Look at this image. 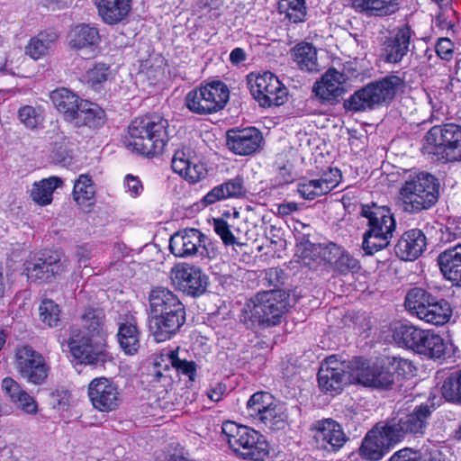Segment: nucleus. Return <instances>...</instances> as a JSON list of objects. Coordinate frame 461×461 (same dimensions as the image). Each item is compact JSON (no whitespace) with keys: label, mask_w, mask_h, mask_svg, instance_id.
<instances>
[{"label":"nucleus","mask_w":461,"mask_h":461,"mask_svg":"<svg viewBox=\"0 0 461 461\" xmlns=\"http://www.w3.org/2000/svg\"><path fill=\"white\" fill-rule=\"evenodd\" d=\"M229 98L227 86L216 81L190 90L185 96V105L193 113L205 115L223 109Z\"/></svg>","instance_id":"nucleus-12"},{"label":"nucleus","mask_w":461,"mask_h":461,"mask_svg":"<svg viewBox=\"0 0 461 461\" xmlns=\"http://www.w3.org/2000/svg\"><path fill=\"white\" fill-rule=\"evenodd\" d=\"M429 152L438 159L453 162L461 160V127L449 123L433 126L426 134Z\"/></svg>","instance_id":"nucleus-13"},{"label":"nucleus","mask_w":461,"mask_h":461,"mask_svg":"<svg viewBox=\"0 0 461 461\" xmlns=\"http://www.w3.org/2000/svg\"><path fill=\"white\" fill-rule=\"evenodd\" d=\"M397 443V439L393 438L387 425L378 423L364 438L359 454L366 459L377 461L382 459Z\"/></svg>","instance_id":"nucleus-22"},{"label":"nucleus","mask_w":461,"mask_h":461,"mask_svg":"<svg viewBox=\"0 0 461 461\" xmlns=\"http://www.w3.org/2000/svg\"><path fill=\"white\" fill-rule=\"evenodd\" d=\"M68 261L58 251L44 250L34 253L24 263L28 280L42 284L50 282L67 271Z\"/></svg>","instance_id":"nucleus-14"},{"label":"nucleus","mask_w":461,"mask_h":461,"mask_svg":"<svg viewBox=\"0 0 461 461\" xmlns=\"http://www.w3.org/2000/svg\"><path fill=\"white\" fill-rule=\"evenodd\" d=\"M345 78L342 73L336 69H329L320 82L313 86V92L323 101H334L344 92L342 84Z\"/></svg>","instance_id":"nucleus-32"},{"label":"nucleus","mask_w":461,"mask_h":461,"mask_svg":"<svg viewBox=\"0 0 461 461\" xmlns=\"http://www.w3.org/2000/svg\"><path fill=\"white\" fill-rule=\"evenodd\" d=\"M225 392L226 385L221 383H218L208 391L207 395L212 401L219 402Z\"/></svg>","instance_id":"nucleus-59"},{"label":"nucleus","mask_w":461,"mask_h":461,"mask_svg":"<svg viewBox=\"0 0 461 461\" xmlns=\"http://www.w3.org/2000/svg\"><path fill=\"white\" fill-rule=\"evenodd\" d=\"M284 271L277 267H271L265 271L264 280L274 289H280L279 286L284 283Z\"/></svg>","instance_id":"nucleus-57"},{"label":"nucleus","mask_w":461,"mask_h":461,"mask_svg":"<svg viewBox=\"0 0 461 461\" xmlns=\"http://www.w3.org/2000/svg\"><path fill=\"white\" fill-rule=\"evenodd\" d=\"M81 327H72L68 347L72 357L81 364L103 366L112 360L104 349L95 347L93 339H104V313L100 309L89 308L80 317Z\"/></svg>","instance_id":"nucleus-1"},{"label":"nucleus","mask_w":461,"mask_h":461,"mask_svg":"<svg viewBox=\"0 0 461 461\" xmlns=\"http://www.w3.org/2000/svg\"><path fill=\"white\" fill-rule=\"evenodd\" d=\"M95 186L89 175L82 174L78 176L74 185L73 196L78 204H85L94 200Z\"/></svg>","instance_id":"nucleus-47"},{"label":"nucleus","mask_w":461,"mask_h":461,"mask_svg":"<svg viewBox=\"0 0 461 461\" xmlns=\"http://www.w3.org/2000/svg\"><path fill=\"white\" fill-rule=\"evenodd\" d=\"M404 306L411 314L435 326L446 324L452 316V308L447 300L438 299L421 287L408 291Z\"/></svg>","instance_id":"nucleus-8"},{"label":"nucleus","mask_w":461,"mask_h":461,"mask_svg":"<svg viewBox=\"0 0 461 461\" xmlns=\"http://www.w3.org/2000/svg\"><path fill=\"white\" fill-rule=\"evenodd\" d=\"M424 330L410 323H401L393 329V339L402 348L416 351Z\"/></svg>","instance_id":"nucleus-40"},{"label":"nucleus","mask_w":461,"mask_h":461,"mask_svg":"<svg viewBox=\"0 0 461 461\" xmlns=\"http://www.w3.org/2000/svg\"><path fill=\"white\" fill-rule=\"evenodd\" d=\"M244 179L241 176H236L221 185L214 186L203 198L206 205L213 204L216 202L229 199L240 198L245 195Z\"/></svg>","instance_id":"nucleus-33"},{"label":"nucleus","mask_w":461,"mask_h":461,"mask_svg":"<svg viewBox=\"0 0 461 461\" xmlns=\"http://www.w3.org/2000/svg\"><path fill=\"white\" fill-rule=\"evenodd\" d=\"M173 285L184 294L197 297L205 293L208 276L203 271L188 263H177L170 270Z\"/></svg>","instance_id":"nucleus-19"},{"label":"nucleus","mask_w":461,"mask_h":461,"mask_svg":"<svg viewBox=\"0 0 461 461\" xmlns=\"http://www.w3.org/2000/svg\"><path fill=\"white\" fill-rule=\"evenodd\" d=\"M389 461H446L438 451L422 456L411 448H403L394 453Z\"/></svg>","instance_id":"nucleus-50"},{"label":"nucleus","mask_w":461,"mask_h":461,"mask_svg":"<svg viewBox=\"0 0 461 461\" xmlns=\"http://www.w3.org/2000/svg\"><path fill=\"white\" fill-rule=\"evenodd\" d=\"M414 32L405 24L393 30L382 43L381 58L386 63L399 64L411 50Z\"/></svg>","instance_id":"nucleus-23"},{"label":"nucleus","mask_w":461,"mask_h":461,"mask_svg":"<svg viewBox=\"0 0 461 461\" xmlns=\"http://www.w3.org/2000/svg\"><path fill=\"white\" fill-rule=\"evenodd\" d=\"M221 435L230 447L243 459L261 461L268 454L265 437L254 429L227 420L221 425Z\"/></svg>","instance_id":"nucleus-7"},{"label":"nucleus","mask_w":461,"mask_h":461,"mask_svg":"<svg viewBox=\"0 0 461 461\" xmlns=\"http://www.w3.org/2000/svg\"><path fill=\"white\" fill-rule=\"evenodd\" d=\"M248 84L252 96L261 107L280 106L287 100V88L271 72L250 74Z\"/></svg>","instance_id":"nucleus-16"},{"label":"nucleus","mask_w":461,"mask_h":461,"mask_svg":"<svg viewBox=\"0 0 461 461\" xmlns=\"http://www.w3.org/2000/svg\"><path fill=\"white\" fill-rule=\"evenodd\" d=\"M426 246L424 233L419 229H412L402 235L395 245V253L402 260H414L424 252Z\"/></svg>","instance_id":"nucleus-27"},{"label":"nucleus","mask_w":461,"mask_h":461,"mask_svg":"<svg viewBox=\"0 0 461 461\" xmlns=\"http://www.w3.org/2000/svg\"><path fill=\"white\" fill-rule=\"evenodd\" d=\"M437 55L445 60H449L453 55V43L447 38L438 39L436 44Z\"/></svg>","instance_id":"nucleus-58"},{"label":"nucleus","mask_w":461,"mask_h":461,"mask_svg":"<svg viewBox=\"0 0 461 461\" xmlns=\"http://www.w3.org/2000/svg\"><path fill=\"white\" fill-rule=\"evenodd\" d=\"M63 180L59 176H50L33 183L30 190L32 200L40 206L51 203L54 191L62 186Z\"/></svg>","instance_id":"nucleus-37"},{"label":"nucleus","mask_w":461,"mask_h":461,"mask_svg":"<svg viewBox=\"0 0 461 461\" xmlns=\"http://www.w3.org/2000/svg\"><path fill=\"white\" fill-rule=\"evenodd\" d=\"M53 152H54V158L58 162L62 163L63 165H67V164L70 163V161L72 159V156L69 153V151L67 149L61 150V148L58 147L57 143L55 144Z\"/></svg>","instance_id":"nucleus-60"},{"label":"nucleus","mask_w":461,"mask_h":461,"mask_svg":"<svg viewBox=\"0 0 461 461\" xmlns=\"http://www.w3.org/2000/svg\"><path fill=\"white\" fill-rule=\"evenodd\" d=\"M40 320L50 328L57 327L60 321L61 310L51 299H44L39 306Z\"/></svg>","instance_id":"nucleus-48"},{"label":"nucleus","mask_w":461,"mask_h":461,"mask_svg":"<svg viewBox=\"0 0 461 461\" xmlns=\"http://www.w3.org/2000/svg\"><path fill=\"white\" fill-rule=\"evenodd\" d=\"M50 100L57 110L64 114L65 120L70 122L82 99L67 88H58L51 92Z\"/></svg>","instance_id":"nucleus-38"},{"label":"nucleus","mask_w":461,"mask_h":461,"mask_svg":"<svg viewBox=\"0 0 461 461\" xmlns=\"http://www.w3.org/2000/svg\"><path fill=\"white\" fill-rule=\"evenodd\" d=\"M161 366V363L158 362V361H156L155 362V367L153 369V372L151 374L152 377H153V380L152 381H156V382H159L162 378H166V375H164L161 371V369L159 368Z\"/></svg>","instance_id":"nucleus-64"},{"label":"nucleus","mask_w":461,"mask_h":461,"mask_svg":"<svg viewBox=\"0 0 461 461\" xmlns=\"http://www.w3.org/2000/svg\"><path fill=\"white\" fill-rule=\"evenodd\" d=\"M87 396L93 408L101 412L115 411L122 401L118 385L104 376L94 378L88 384Z\"/></svg>","instance_id":"nucleus-20"},{"label":"nucleus","mask_w":461,"mask_h":461,"mask_svg":"<svg viewBox=\"0 0 461 461\" xmlns=\"http://www.w3.org/2000/svg\"><path fill=\"white\" fill-rule=\"evenodd\" d=\"M357 9L372 15L384 16L397 10V0H353Z\"/></svg>","instance_id":"nucleus-42"},{"label":"nucleus","mask_w":461,"mask_h":461,"mask_svg":"<svg viewBox=\"0 0 461 461\" xmlns=\"http://www.w3.org/2000/svg\"><path fill=\"white\" fill-rule=\"evenodd\" d=\"M213 230L225 246H232L236 251L238 248L242 249V248L247 247L246 243L240 242L235 238L225 220L221 218L213 219Z\"/></svg>","instance_id":"nucleus-49"},{"label":"nucleus","mask_w":461,"mask_h":461,"mask_svg":"<svg viewBox=\"0 0 461 461\" xmlns=\"http://www.w3.org/2000/svg\"><path fill=\"white\" fill-rule=\"evenodd\" d=\"M1 386L5 395L16 409L27 414H36L38 412V404L34 398L14 378H4Z\"/></svg>","instance_id":"nucleus-28"},{"label":"nucleus","mask_w":461,"mask_h":461,"mask_svg":"<svg viewBox=\"0 0 461 461\" xmlns=\"http://www.w3.org/2000/svg\"><path fill=\"white\" fill-rule=\"evenodd\" d=\"M343 249H344L332 242L324 246H316L315 244L309 242L304 245V249L302 252V258L305 260L309 256V252L317 251L324 261L334 266L339 258Z\"/></svg>","instance_id":"nucleus-44"},{"label":"nucleus","mask_w":461,"mask_h":461,"mask_svg":"<svg viewBox=\"0 0 461 461\" xmlns=\"http://www.w3.org/2000/svg\"><path fill=\"white\" fill-rule=\"evenodd\" d=\"M413 366L401 357H384L370 362L363 357H355L351 361L350 376L352 380L366 387L378 390L392 389L394 375L412 374Z\"/></svg>","instance_id":"nucleus-3"},{"label":"nucleus","mask_w":461,"mask_h":461,"mask_svg":"<svg viewBox=\"0 0 461 461\" xmlns=\"http://www.w3.org/2000/svg\"><path fill=\"white\" fill-rule=\"evenodd\" d=\"M118 341L122 349L127 355L135 354L140 348V333L137 328V321L134 317L130 316L118 323Z\"/></svg>","instance_id":"nucleus-35"},{"label":"nucleus","mask_w":461,"mask_h":461,"mask_svg":"<svg viewBox=\"0 0 461 461\" xmlns=\"http://www.w3.org/2000/svg\"><path fill=\"white\" fill-rule=\"evenodd\" d=\"M447 348V343L440 335L424 330L415 352L429 358L439 359L445 356Z\"/></svg>","instance_id":"nucleus-36"},{"label":"nucleus","mask_w":461,"mask_h":461,"mask_svg":"<svg viewBox=\"0 0 461 461\" xmlns=\"http://www.w3.org/2000/svg\"><path fill=\"white\" fill-rule=\"evenodd\" d=\"M99 15L107 24L122 21L131 11V0H95Z\"/></svg>","instance_id":"nucleus-34"},{"label":"nucleus","mask_w":461,"mask_h":461,"mask_svg":"<svg viewBox=\"0 0 461 461\" xmlns=\"http://www.w3.org/2000/svg\"><path fill=\"white\" fill-rule=\"evenodd\" d=\"M101 41L99 31L95 26L81 23L68 33V43L75 50H95Z\"/></svg>","instance_id":"nucleus-31"},{"label":"nucleus","mask_w":461,"mask_h":461,"mask_svg":"<svg viewBox=\"0 0 461 461\" xmlns=\"http://www.w3.org/2000/svg\"><path fill=\"white\" fill-rule=\"evenodd\" d=\"M18 118L26 128L33 130L43 121L42 110L41 107L24 105L18 110Z\"/></svg>","instance_id":"nucleus-51"},{"label":"nucleus","mask_w":461,"mask_h":461,"mask_svg":"<svg viewBox=\"0 0 461 461\" xmlns=\"http://www.w3.org/2000/svg\"><path fill=\"white\" fill-rule=\"evenodd\" d=\"M437 262L444 277L461 286V243L441 252Z\"/></svg>","instance_id":"nucleus-30"},{"label":"nucleus","mask_w":461,"mask_h":461,"mask_svg":"<svg viewBox=\"0 0 461 461\" xmlns=\"http://www.w3.org/2000/svg\"><path fill=\"white\" fill-rule=\"evenodd\" d=\"M246 59V53L241 48H235L231 50L230 54V60L233 64H239L241 61H244Z\"/></svg>","instance_id":"nucleus-63"},{"label":"nucleus","mask_w":461,"mask_h":461,"mask_svg":"<svg viewBox=\"0 0 461 461\" xmlns=\"http://www.w3.org/2000/svg\"><path fill=\"white\" fill-rule=\"evenodd\" d=\"M297 191L306 200H313L318 196L326 194L319 178L301 181L297 185Z\"/></svg>","instance_id":"nucleus-52"},{"label":"nucleus","mask_w":461,"mask_h":461,"mask_svg":"<svg viewBox=\"0 0 461 461\" xmlns=\"http://www.w3.org/2000/svg\"><path fill=\"white\" fill-rule=\"evenodd\" d=\"M313 429L318 446L329 452L339 451L348 440L342 426L332 419L315 421Z\"/></svg>","instance_id":"nucleus-26"},{"label":"nucleus","mask_w":461,"mask_h":461,"mask_svg":"<svg viewBox=\"0 0 461 461\" xmlns=\"http://www.w3.org/2000/svg\"><path fill=\"white\" fill-rule=\"evenodd\" d=\"M110 75V68L104 63H98L90 68L86 75V80L92 86L105 82Z\"/></svg>","instance_id":"nucleus-54"},{"label":"nucleus","mask_w":461,"mask_h":461,"mask_svg":"<svg viewBox=\"0 0 461 461\" xmlns=\"http://www.w3.org/2000/svg\"><path fill=\"white\" fill-rule=\"evenodd\" d=\"M124 187L126 193L134 198L140 195L143 191V185L140 178L130 174L124 178Z\"/></svg>","instance_id":"nucleus-56"},{"label":"nucleus","mask_w":461,"mask_h":461,"mask_svg":"<svg viewBox=\"0 0 461 461\" xmlns=\"http://www.w3.org/2000/svg\"><path fill=\"white\" fill-rule=\"evenodd\" d=\"M441 393L446 401L461 405V370L451 373L444 380Z\"/></svg>","instance_id":"nucleus-45"},{"label":"nucleus","mask_w":461,"mask_h":461,"mask_svg":"<svg viewBox=\"0 0 461 461\" xmlns=\"http://www.w3.org/2000/svg\"><path fill=\"white\" fill-rule=\"evenodd\" d=\"M69 122L76 127L98 129L105 122V113L97 104L81 100L78 110Z\"/></svg>","instance_id":"nucleus-29"},{"label":"nucleus","mask_w":461,"mask_h":461,"mask_svg":"<svg viewBox=\"0 0 461 461\" xmlns=\"http://www.w3.org/2000/svg\"><path fill=\"white\" fill-rule=\"evenodd\" d=\"M149 329L154 339H171L185 322V308L178 296L166 287L153 288L149 295Z\"/></svg>","instance_id":"nucleus-2"},{"label":"nucleus","mask_w":461,"mask_h":461,"mask_svg":"<svg viewBox=\"0 0 461 461\" xmlns=\"http://www.w3.org/2000/svg\"><path fill=\"white\" fill-rule=\"evenodd\" d=\"M262 141V133L255 127L233 128L226 132L228 149L239 156H249L256 153Z\"/></svg>","instance_id":"nucleus-25"},{"label":"nucleus","mask_w":461,"mask_h":461,"mask_svg":"<svg viewBox=\"0 0 461 461\" xmlns=\"http://www.w3.org/2000/svg\"><path fill=\"white\" fill-rule=\"evenodd\" d=\"M293 60L297 67L306 72H316L319 70L317 50L312 44L300 42L291 50Z\"/></svg>","instance_id":"nucleus-39"},{"label":"nucleus","mask_w":461,"mask_h":461,"mask_svg":"<svg viewBox=\"0 0 461 461\" xmlns=\"http://www.w3.org/2000/svg\"><path fill=\"white\" fill-rule=\"evenodd\" d=\"M342 175L339 168L330 167L327 171L323 172L319 178L326 194L333 190L341 181Z\"/></svg>","instance_id":"nucleus-55"},{"label":"nucleus","mask_w":461,"mask_h":461,"mask_svg":"<svg viewBox=\"0 0 461 461\" xmlns=\"http://www.w3.org/2000/svg\"><path fill=\"white\" fill-rule=\"evenodd\" d=\"M333 267L334 269L339 273L347 275L350 272H357L360 268V264L357 258L343 249L339 258L337 260Z\"/></svg>","instance_id":"nucleus-53"},{"label":"nucleus","mask_w":461,"mask_h":461,"mask_svg":"<svg viewBox=\"0 0 461 461\" xmlns=\"http://www.w3.org/2000/svg\"><path fill=\"white\" fill-rule=\"evenodd\" d=\"M76 255L79 265L86 267L91 258L90 251L86 247H79L77 249Z\"/></svg>","instance_id":"nucleus-62"},{"label":"nucleus","mask_w":461,"mask_h":461,"mask_svg":"<svg viewBox=\"0 0 461 461\" xmlns=\"http://www.w3.org/2000/svg\"><path fill=\"white\" fill-rule=\"evenodd\" d=\"M289 294L282 289L257 293L247 303L243 321L248 327L267 329L279 325L288 312Z\"/></svg>","instance_id":"nucleus-4"},{"label":"nucleus","mask_w":461,"mask_h":461,"mask_svg":"<svg viewBox=\"0 0 461 461\" xmlns=\"http://www.w3.org/2000/svg\"><path fill=\"white\" fill-rule=\"evenodd\" d=\"M298 210V205L296 203L290 202V203H284L278 205L277 212L282 216H286L291 214L294 212H296Z\"/></svg>","instance_id":"nucleus-61"},{"label":"nucleus","mask_w":461,"mask_h":461,"mask_svg":"<svg viewBox=\"0 0 461 461\" xmlns=\"http://www.w3.org/2000/svg\"><path fill=\"white\" fill-rule=\"evenodd\" d=\"M14 366L23 380L34 385L45 384L50 371L44 356L29 345L16 347Z\"/></svg>","instance_id":"nucleus-15"},{"label":"nucleus","mask_w":461,"mask_h":461,"mask_svg":"<svg viewBox=\"0 0 461 461\" xmlns=\"http://www.w3.org/2000/svg\"><path fill=\"white\" fill-rule=\"evenodd\" d=\"M166 357L169 364L176 369L177 374L186 375L190 381H194L196 375V365L194 361H187L178 357V348L167 350V353L161 355V361Z\"/></svg>","instance_id":"nucleus-46"},{"label":"nucleus","mask_w":461,"mask_h":461,"mask_svg":"<svg viewBox=\"0 0 461 461\" xmlns=\"http://www.w3.org/2000/svg\"><path fill=\"white\" fill-rule=\"evenodd\" d=\"M431 415L430 407L421 404L411 412L398 411L385 424L393 434V438L400 442L406 435L420 436L425 433L429 419Z\"/></svg>","instance_id":"nucleus-17"},{"label":"nucleus","mask_w":461,"mask_h":461,"mask_svg":"<svg viewBox=\"0 0 461 461\" xmlns=\"http://www.w3.org/2000/svg\"><path fill=\"white\" fill-rule=\"evenodd\" d=\"M277 9L294 23L303 22L306 16L305 0H279Z\"/></svg>","instance_id":"nucleus-43"},{"label":"nucleus","mask_w":461,"mask_h":461,"mask_svg":"<svg viewBox=\"0 0 461 461\" xmlns=\"http://www.w3.org/2000/svg\"><path fill=\"white\" fill-rule=\"evenodd\" d=\"M209 240L197 229L186 228L174 233L169 240L170 252L176 258H209Z\"/></svg>","instance_id":"nucleus-18"},{"label":"nucleus","mask_w":461,"mask_h":461,"mask_svg":"<svg viewBox=\"0 0 461 461\" xmlns=\"http://www.w3.org/2000/svg\"><path fill=\"white\" fill-rule=\"evenodd\" d=\"M403 86L404 80L402 77L395 75L387 76L356 91L345 102V107L354 112L372 110L393 100Z\"/></svg>","instance_id":"nucleus-9"},{"label":"nucleus","mask_w":461,"mask_h":461,"mask_svg":"<svg viewBox=\"0 0 461 461\" xmlns=\"http://www.w3.org/2000/svg\"><path fill=\"white\" fill-rule=\"evenodd\" d=\"M171 167L174 172L193 184L205 178L207 175L205 166L198 160L195 152L185 146L175 150Z\"/></svg>","instance_id":"nucleus-24"},{"label":"nucleus","mask_w":461,"mask_h":461,"mask_svg":"<svg viewBox=\"0 0 461 461\" xmlns=\"http://www.w3.org/2000/svg\"><path fill=\"white\" fill-rule=\"evenodd\" d=\"M351 362L347 364L339 361L335 356L327 357L321 363L318 372V384L320 389L330 395L339 393L347 384Z\"/></svg>","instance_id":"nucleus-21"},{"label":"nucleus","mask_w":461,"mask_h":461,"mask_svg":"<svg viewBox=\"0 0 461 461\" xmlns=\"http://www.w3.org/2000/svg\"><path fill=\"white\" fill-rule=\"evenodd\" d=\"M360 214L368 221L362 248L366 254L373 255L390 244L396 223L387 206H379L375 203L363 204Z\"/></svg>","instance_id":"nucleus-6"},{"label":"nucleus","mask_w":461,"mask_h":461,"mask_svg":"<svg viewBox=\"0 0 461 461\" xmlns=\"http://www.w3.org/2000/svg\"><path fill=\"white\" fill-rule=\"evenodd\" d=\"M438 179L429 173L412 176L400 190L403 210L414 213L430 208L438 199Z\"/></svg>","instance_id":"nucleus-10"},{"label":"nucleus","mask_w":461,"mask_h":461,"mask_svg":"<svg viewBox=\"0 0 461 461\" xmlns=\"http://www.w3.org/2000/svg\"><path fill=\"white\" fill-rule=\"evenodd\" d=\"M58 33L54 31H44L32 38L25 48V52L33 59H39L46 55L58 40Z\"/></svg>","instance_id":"nucleus-41"},{"label":"nucleus","mask_w":461,"mask_h":461,"mask_svg":"<svg viewBox=\"0 0 461 461\" xmlns=\"http://www.w3.org/2000/svg\"><path fill=\"white\" fill-rule=\"evenodd\" d=\"M168 122L159 115L136 118L128 127V147L147 157L163 152L167 141Z\"/></svg>","instance_id":"nucleus-5"},{"label":"nucleus","mask_w":461,"mask_h":461,"mask_svg":"<svg viewBox=\"0 0 461 461\" xmlns=\"http://www.w3.org/2000/svg\"><path fill=\"white\" fill-rule=\"evenodd\" d=\"M249 417L271 430L284 429L288 424L287 408L267 392H258L247 402Z\"/></svg>","instance_id":"nucleus-11"}]
</instances>
